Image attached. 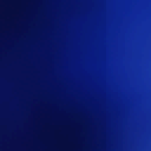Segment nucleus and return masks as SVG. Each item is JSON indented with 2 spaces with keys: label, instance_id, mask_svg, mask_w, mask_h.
Segmentation results:
<instances>
[{
  "label": "nucleus",
  "instance_id": "nucleus-2",
  "mask_svg": "<svg viewBox=\"0 0 151 151\" xmlns=\"http://www.w3.org/2000/svg\"><path fill=\"white\" fill-rule=\"evenodd\" d=\"M100 113H151V112H100Z\"/></svg>",
  "mask_w": 151,
  "mask_h": 151
},
{
  "label": "nucleus",
  "instance_id": "nucleus-1",
  "mask_svg": "<svg viewBox=\"0 0 151 151\" xmlns=\"http://www.w3.org/2000/svg\"><path fill=\"white\" fill-rule=\"evenodd\" d=\"M68 115L151 116V114H68Z\"/></svg>",
  "mask_w": 151,
  "mask_h": 151
}]
</instances>
